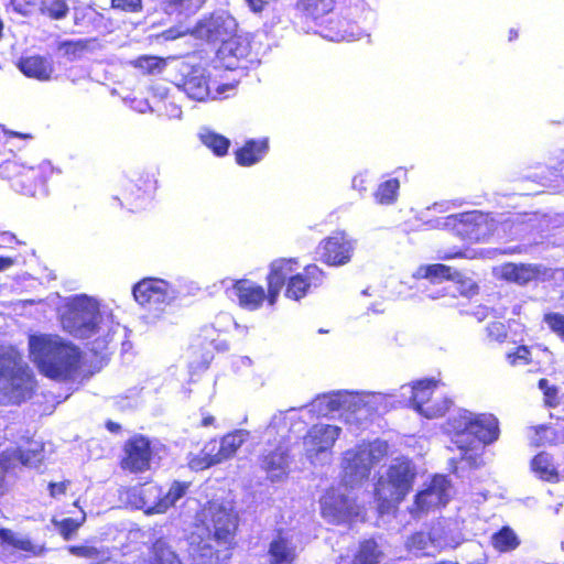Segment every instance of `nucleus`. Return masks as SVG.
I'll list each match as a JSON object with an SVG mask.
<instances>
[{
	"label": "nucleus",
	"mask_w": 564,
	"mask_h": 564,
	"mask_svg": "<svg viewBox=\"0 0 564 564\" xmlns=\"http://www.w3.org/2000/svg\"><path fill=\"white\" fill-rule=\"evenodd\" d=\"M300 262L297 258H278L270 262V276L272 296H280L283 290L288 300L300 302L314 291L324 286L327 273L316 263L304 265L297 271Z\"/></svg>",
	"instance_id": "nucleus-1"
},
{
	"label": "nucleus",
	"mask_w": 564,
	"mask_h": 564,
	"mask_svg": "<svg viewBox=\"0 0 564 564\" xmlns=\"http://www.w3.org/2000/svg\"><path fill=\"white\" fill-rule=\"evenodd\" d=\"M37 390L32 368L13 347L0 345V406H19Z\"/></svg>",
	"instance_id": "nucleus-2"
},
{
	"label": "nucleus",
	"mask_w": 564,
	"mask_h": 564,
	"mask_svg": "<svg viewBox=\"0 0 564 564\" xmlns=\"http://www.w3.org/2000/svg\"><path fill=\"white\" fill-rule=\"evenodd\" d=\"M31 352L39 371L53 380H69L80 368L82 352L73 344L47 335L30 339Z\"/></svg>",
	"instance_id": "nucleus-3"
},
{
	"label": "nucleus",
	"mask_w": 564,
	"mask_h": 564,
	"mask_svg": "<svg viewBox=\"0 0 564 564\" xmlns=\"http://www.w3.org/2000/svg\"><path fill=\"white\" fill-rule=\"evenodd\" d=\"M416 473L406 460L391 464L373 485V500L380 516L397 510L412 491Z\"/></svg>",
	"instance_id": "nucleus-4"
},
{
	"label": "nucleus",
	"mask_w": 564,
	"mask_h": 564,
	"mask_svg": "<svg viewBox=\"0 0 564 564\" xmlns=\"http://www.w3.org/2000/svg\"><path fill=\"white\" fill-rule=\"evenodd\" d=\"M59 321L75 338L88 339L99 333L102 314L94 299L79 294L67 299L62 306Z\"/></svg>",
	"instance_id": "nucleus-5"
},
{
	"label": "nucleus",
	"mask_w": 564,
	"mask_h": 564,
	"mask_svg": "<svg viewBox=\"0 0 564 564\" xmlns=\"http://www.w3.org/2000/svg\"><path fill=\"white\" fill-rule=\"evenodd\" d=\"M197 527L207 531V538L219 546L234 549L239 527V514L218 501H207L196 513Z\"/></svg>",
	"instance_id": "nucleus-6"
},
{
	"label": "nucleus",
	"mask_w": 564,
	"mask_h": 564,
	"mask_svg": "<svg viewBox=\"0 0 564 564\" xmlns=\"http://www.w3.org/2000/svg\"><path fill=\"white\" fill-rule=\"evenodd\" d=\"M48 171L40 166H23L14 161L0 165V177L22 195L36 197L47 193Z\"/></svg>",
	"instance_id": "nucleus-7"
},
{
	"label": "nucleus",
	"mask_w": 564,
	"mask_h": 564,
	"mask_svg": "<svg viewBox=\"0 0 564 564\" xmlns=\"http://www.w3.org/2000/svg\"><path fill=\"white\" fill-rule=\"evenodd\" d=\"M245 442V434L236 430L224 435L219 441L209 440L200 453L188 459V467L198 471L207 469L232 457Z\"/></svg>",
	"instance_id": "nucleus-8"
},
{
	"label": "nucleus",
	"mask_w": 564,
	"mask_h": 564,
	"mask_svg": "<svg viewBox=\"0 0 564 564\" xmlns=\"http://www.w3.org/2000/svg\"><path fill=\"white\" fill-rule=\"evenodd\" d=\"M188 488L189 482L175 480L163 494L161 486L148 481L139 488L141 507L145 508L148 513H164L186 495Z\"/></svg>",
	"instance_id": "nucleus-9"
},
{
	"label": "nucleus",
	"mask_w": 564,
	"mask_h": 564,
	"mask_svg": "<svg viewBox=\"0 0 564 564\" xmlns=\"http://www.w3.org/2000/svg\"><path fill=\"white\" fill-rule=\"evenodd\" d=\"M267 289L253 280L242 278L235 280L231 286L232 293L237 299L239 307L247 311H258L264 303L273 307L279 299L272 296V283L270 276V268L265 275Z\"/></svg>",
	"instance_id": "nucleus-10"
},
{
	"label": "nucleus",
	"mask_w": 564,
	"mask_h": 564,
	"mask_svg": "<svg viewBox=\"0 0 564 564\" xmlns=\"http://www.w3.org/2000/svg\"><path fill=\"white\" fill-rule=\"evenodd\" d=\"M357 240L344 230H336L323 238L317 247L318 260L328 267H343L354 257Z\"/></svg>",
	"instance_id": "nucleus-11"
},
{
	"label": "nucleus",
	"mask_w": 564,
	"mask_h": 564,
	"mask_svg": "<svg viewBox=\"0 0 564 564\" xmlns=\"http://www.w3.org/2000/svg\"><path fill=\"white\" fill-rule=\"evenodd\" d=\"M451 482L444 475H434L426 487L414 496L410 513L414 517L441 509L449 501Z\"/></svg>",
	"instance_id": "nucleus-12"
},
{
	"label": "nucleus",
	"mask_w": 564,
	"mask_h": 564,
	"mask_svg": "<svg viewBox=\"0 0 564 564\" xmlns=\"http://www.w3.org/2000/svg\"><path fill=\"white\" fill-rule=\"evenodd\" d=\"M321 514L329 523L340 524L359 516L356 502L330 487L319 498Z\"/></svg>",
	"instance_id": "nucleus-13"
},
{
	"label": "nucleus",
	"mask_w": 564,
	"mask_h": 564,
	"mask_svg": "<svg viewBox=\"0 0 564 564\" xmlns=\"http://www.w3.org/2000/svg\"><path fill=\"white\" fill-rule=\"evenodd\" d=\"M152 456L151 441L142 434H135L126 441L119 465L123 470L141 474L150 469Z\"/></svg>",
	"instance_id": "nucleus-14"
},
{
	"label": "nucleus",
	"mask_w": 564,
	"mask_h": 564,
	"mask_svg": "<svg viewBox=\"0 0 564 564\" xmlns=\"http://www.w3.org/2000/svg\"><path fill=\"white\" fill-rule=\"evenodd\" d=\"M170 285L166 281L155 278H144L132 289L134 300L144 307L152 308L170 301Z\"/></svg>",
	"instance_id": "nucleus-15"
},
{
	"label": "nucleus",
	"mask_w": 564,
	"mask_h": 564,
	"mask_svg": "<svg viewBox=\"0 0 564 564\" xmlns=\"http://www.w3.org/2000/svg\"><path fill=\"white\" fill-rule=\"evenodd\" d=\"M156 189V180L153 174L139 173L133 178L126 182L121 189V197L119 198L121 205L130 207L148 197H151Z\"/></svg>",
	"instance_id": "nucleus-16"
},
{
	"label": "nucleus",
	"mask_w": 564,
	"mask_h": 564,
	"mask_svg": "<svg viewBox=\"0 0 564 564\" xmlns=\"http://www.w3.org/2000/svg\"><path fill=\"white\" fill-rule=\"evenodd\" d=\"M232 25L234 21L230 18L209 15L196 23L194 33L197 37L207 42H221L224 44V41L234 35Z\"/></svg>",
	"instance_id": "nucleus-17"
},
{
	"label": "nucleus",
	"mask_w": 564,
	"mask_h": 564,
	"mask_svg": "<svg viewBox=\"0 0 564 564\" xmlns=\"http://www.w3.org/2000/svg\"><path fill=\"white\" fill-rule=\"evenodd\" d=\"M480 218V215L476 212L449 215L446 217L445 226L463 240L477 242L482 236Z\"/></svg>",
	"instance_id": "nucleus-18"
},
{
	"label": "nucleus",
	"mask_w": 564,
	"mask_h": 564,
	"mask_svg": "<svg viewBox=\"0 0 564 564\" xmlns=\"http://www.w3.org/2000/svg\"><path fill=\"white\" fill-rule=\"evenodd\" d=\"M220 54L230 69L246 68L252 53L250 41L242 35L234 34L224 41L220 46Z\"/></svg>",
	"instance_id": "nucleus-19"
},
{
	"label": "nucleus",
	"mask_w": 564,
	"mask_h": 564,
	"mask_svg": "<svg viewBox=\"0 0 564 564\" xmlns=\"http://www.w3.org/2000/svg\"><path fill=\"white\" fill-rule=\"evenodd\" d=\"M340 432L341 429L336 425L314 424L307 430L304 436V444L311 455L318 456L334 446Z\"/></svg>",
	"instance_id": "nucleus-20"
},
{
	"label": "nucleus",
	"mask_w": 564,
	"mask_h": 564,
	"mask_svg": "<svg viewBox=\"0 0 564 564\" xmlns=\"http://www.w3.org/2000/svg\"><path fill=\"white\" fill-rule=\"evenodd\" d=\"M214 540L207 536H202L193 544L191 553V564H226L230 558L232 549L225 546H216L213 544Z\"/></svg>",
	"instance_id": "nucleus-21"
},
{
	"label": "nucleus",
	"mask_w": 564,
	"mask_h": 564,
	"mask_svg": "<svg viewBox=\"0 0 564 564\" xmlns=\"http://www.w3.org/2000/svg\"><path fill=\"white\" fill-rule=\"evenodd\" d=\"M17 67L25 77L39 82H48L54 74L52 58L40 54L21 56L17 62Z\"/></svg>",
	"instance_id": "nucleus-22"
},
{
	"label": "nucleus",
	"mask_w": 564,
	"mask_h": 564,
	"mask_svg": "<svg viewBox=\"0 0 564 564\" xmlns=\"http://www.w3.org/2000/svg\"><path fill=\"white\" fill-rule=\"evenodd\" d=\"M543 274L541 265L531 263L506 262L500 265L499 279L518 285H527Z\"/></svg>",
	"instance_id": "nucleus-23"
},
{
	"label": "nucleus",
	"mask_w": 564,
	"mask_h": 564,
	"mask_svg": "<svg viewBox=\"0 0 564 564\" xmlns=\"http://www.w3.org/2000/svg\"><path fill=\"white\" fill-rule=\"evenodd\" d=\"M218 334L213 328H204L194 338L189 350L194 358L202 356L200 365L207 368L214 358V352L226 349V346L218 341Z\"/></svg>",
	"instance_id": "nucleus-24"
},
{
	"label": "nucleus",
	"mask_w": 564,
	"mask_h": 564,
	"mask_svg": "<svg viewBox=\"0 0 564 564\" xmlns=\"http://www.w3.org/2000/svg\"><path fill=\"white\" fill-rule=\"evenodd\" d=\"M369 456L366 448L346 451L341 464L344 474L352 480L368 479L371 470Z\"/></svg>",
	"instance_id": "nucleus-25"
},
{
	"label": "nucleus",
	"mask_w": 564,
	"mask_h": 564,
	"mask_svg": "<svg viewBox=\"0 0 564 564\" xmlns=\"http://www.w3.org/2000/svg\"><path fill=\"white\" fill-rule=\"evenodd\" d=\"M137 564H183V562L169 540L165 536H159L148 546V555L139 557Z\"/></svg>",
	"instance_id": "nucleus-26"
},
{
	"label": "nucleus",
	"mask_w": 564,
	"mask_h": 564,
	"mask_svg": "<svg viewBox=\"0 0 564 564\" xmlns=\"http://www.w3.org/2000/svg\"><path fill=\"white\" fill-rule=\"evenodd\" d=\"M469 435L484 445L495 443L500 435L498 419L490 413L474 414Z\"/></svg>",
	"instance_id": "nucleus-27"
},
{
	"label": "nucleus",
	"mask_w": 564,
	"mask_h": 564,
	"mask_svg": "<svg viewBox=\"0 0 564 564\" xmlns=\"http://www.w3.org/2000/svg\"><path fill=\"white\" fill-rule=\"evenodd\" d=\"M269 564H295L296 546L279 530L268 547Z\"/></svg>",
	"instance_id": "nucleus-28"
},
{
	"label": "nucleus",
	"mask_w": 564,
	"mask_h": 564,
	"mask_svg": "<svg viewBox=\"0 0 564 564\" xmlns=\"http://www.w3.org/2000/svg\"><path fill=\"white\" fill-rule=\"evenodd\" d=\"M269 150L268 139H250L235 151L236 163L240 166H251L258 163Z\"/></svg>",
	"instance_id": "nucleus-29"
},
{
	"label": "nucleus",
	"mask_w": 564,
	"mask_h": 564,
	"mask_svg": "<svg viewBox=\"0 0 564 564\" xmlns=\"http://www.w3.org/2000/svg\"><path fill=\"white\" fill-rule=\"evenodd\" d=\"M335 0H296L295 10L304 18L317 21L332 12Z\"/></svg>",
	"instance_id": "nucleus-30"
},
{
	"label": "nucleus",
	"mask_w": 564,
	"mask_h": 564,
	"mask_svg": "<svg viewBox=\"0 0 564 564\" xmlns=\"http://www.w3.org/2000/svg\"><path fill=\"white\" fill-rule=\"evenodd\" d=\"M152 99L155 104L156 111L169 118H181L182 109L173 100V97L169 95L167 89H160L151 87Z\"/></svg>",
	"instance_id": "nucleus-31"
},
{
	"label": "nucleus",
	"mask_w": 564,
	"mask_h": 564,
	"mask_svg": "<svg viewBox=\"0 0 564 564\" xmlns=\"http://www.w3.org/2000/svg\"><path fill=\"white\" fill-rule=\"evenodd\" d=\"M490 543L497 552L508 553L520 545V539L512 528L503 525L491 535Z\"/></svg>",
	"instance_id": "nucleus-32"
},
{
	"label": "nucleus",
	"mask_w": 564,
	"mask_h": 564,
	"mask_svg": "<svg viewBox=\"0 0 564 564\" xmlns=\"http://www.w3.org/2000/svg\"><path fill=\"white\" fill-rule=\"evenodd\" d=\"M383 556L375 539H366L359 543L352 564H379Z\"/></svg>",
	"instance_id": "nucleus-33"
},
{
	"label": "nucleus",
	"mask_w": 564,
	"mask_h": 564,
	"mask_svg": "<svg viewBox=\"0 0 564 564\" xmlns=\"http://www.w3.org/2000/svg\"><path fill=\"white\" fill-rule=\"evenodd\" d=\"M434 388L433 380H421L413 386L410 402L417 412L427 413L430 408H425V403L431 399Z\"/></svg>",
	"instance_id": "nucleus-34"
},
{
	"label": "nucleus",
	"mask_w": 564,
	"mask_h": 564,
	"mask_svg": "<svg viewBox=\"0 0 564 564\" xmlns=\"http://www.w3.org/2000/svg\"><path fill=\"white\" fill-rule=\"evenodd\" d=\"M207 0H161L163 9L169 14L191 15L200 10Z\"/></svg>",
	"instance_id": "nucleus-35"
},
{
	"label": "nucleus",
	"mask_w": 564,
	"mask_h": 564,
	"mask_svg": "<svg viewBox=\"0 0 564 564\" xmlns=\"http://www.w3.org/2000/svg\"><path fill=\"white\" fill-rule=\"evenodd\" d=\"M349 24L347 19L332 18L319 24V33L330 41H343L348 34Z\"/></svg>",
	"instance_id": "nucleus-36"
},
{
	"label": "nucleus",
	"mask_w": 564,
	"mask_h": 564,
	"mask_svg": "<svg viewBox=\"0 0 564 564\" xmlns=\"http://www.w3.org/2000/svg\"><path fill=\"white\" fill-rule=\"evenodd\" d=\"M474 414L467 410H460L446 421V430L455 436L469 435Z\"/></svg>",
	"instance_id": "nucleus-37"
},
{
	"label": "nucleus",
	"mask_w": 564,
	"mask_h": 564,
	"mask_svg": "<svg viewBox=\"0 0 564 564\" xmlns=\"http://www.w3.org/2000/svg\"><path fill=\"white\" fill-rule=\"evenodd\" d=\"M422 276L430 280L432 283L442 281H453L459 273L454 271L449 265L443 263H434L422 267L420 269Z\"/></svg>",
	"instance_id": "nucleus-38"
},
{
	"label": "nucleus",
	"mask_w": 564,
	"mask_h": 564,
	"mask_svg": "<svg viewBox=\"0 0 564 564\" xmlns=\"http://www.w3.org/2000/svg\"><path fill=\"white\" fill-rule=\"evenodd\" d=\"M130 65L137 68L142 75H153L161 73L165 68L166 62L162 57L142 55L132 59Z\"/></svg>",
	"instance_id": "nucleus-39"
},
{
	"label": "nucleus",
	"mask_w": 564,
	"mask_h": 564,
	"mask_svg": "<svg viewBox=\"0 0 564 564\" xmlns=\"http://www.w3.org/2000/svg\"><path fill=\"white\" fill-rule=\"evenodd\" d=\"M399 189V180L395 177L389 178L379 184L375 192V199L380 205H391L397 200Z\"/></svg>",
	"instance_id": "nucleus-40"
},
{
	"label": "nucleus",
	"mask_w": 564,
	"mask_h": 564,
	"mask_svg": "<svg viewBox=\"0 0 564 564\" xmlns=\"http://www.w3.org/2000/svg\"><path fill=\"white\" fill-rule=\"evenodd\" d=\"M0 546H9L15 551L34 553V545L29 539L18 538L12 530L0 528Z\"/></svg>",
	"instance_id": "nucleus-41"
},
{
	"label": "nucleus",
	"mask_w": 564,
	"mask_h": 564,
	"mask_svg": "<svg viewBox=\"0 0 564 564\" xmlns=\"http://www.w3.org/2000/svg\"><path fill=\"white\" fill-rule=\"evenodd\" d=\"M200 140L216 156H225L230 148V140L214 131L203 133Z\"/></svg>",
	"instance_id": "nucleus-42"
},
{
	"label": "nucleus",
	"mask_w": 564,
	"mask_h": 564,
	"mask_svg": "<svg viewBox=\"0 0 564 564\" xmlns=\"http://www.w3.org/2000/svg\"><path fill=\"white\" fill-rule=\"evenodd\" d=\"M39 10L51 20H62L67 17L69 7L67 0H41Z\"/></svg>",
	"instance_id": "nucleus-43"
},
{
	"label": "nucleus",
	"mask_w": 564,
	"mask_h": 564,
	"mask_svg": "<svg viewBox=\"0 0 564 564\" xmlns=\"http://www.w3.org/2000/svg\"><path fill=\"white\" fill-rule=\"evenodd\" d=\"M531 468L543 480L551 481L557 477V471L545 453H539L532 458Z\"/></svg>",
	"instance_id": "nucleus-44"
},
{
	"label": "nucleus",
	"mask_w": 564,
	"mask_h": 564,
	"mask_svg": "<svg viewBox=\"0 0 564 564\" xmlns=\"http://www.w3.org/2000/svg\"><path fill=\"white\" fill-rule=\"evenodd\" d=\"M534 436H533V444L535 446H547V445H554L557 443V432L555 427L551 425H539L533 429Z\"/></svg>",
	"instance_id": "nucleus-45"
},
{
	"label": "nucleus",
	"mask_w": 564,
	"mask_h": 564,
	"mask_svg": "<svg viewBox=\"0 0 564 564\" xmlns=\"http://www.w3.org/2000/svg\"><path fill=\"white\" fill-rule=\"evenodd\" d=\"M84 521H85V516L82 518V520H76L73 518H64L59 521L53 520V524L58 530L62 538L65 541H68L77 532V530L82 527Z\"/></svg>",
	"instance_id": "nucleus-46"
},
{
	"label": "nucleus",
	"mask_w": 564,
	"mask_h": 564,
	"mask_svg": "<svg viewBox=\"0 0 564 564\" xmlns=\"http://www.w3.org/2000/svg\"><path fill=\"white\" fill-rule=\"evenodd\" d=\"M506 359L512 367L530 365L532 362L531 349L525 345H519L512 351L507 352Z\"/></svg>",
	"instance_id": "nucleus-47"
},
{
	"label": "nucleus",
	"mask_w": 564,
	"mask_h": 564,
	"mask_svg": "<svg viewBox=\"0 0 564 564\" xmlns=\"http://www.w3.org/2000/svg\"><path fill=\"white\" fill-rule=\"evenodd\" d=\"M432 543V539L429 533L419 531L412 533L405 542V547L410 552H423Z\"/></svg>",
	"instance_id": "nucleus-48"
},
{
	"label": "nucleus",
	"mask_w": 564,
	"mask_h": 564,
	"mask_svg": "<svg viewBox=\"0 0 564 564\" xmlns=\"http://www.w3.org/2000/svg\"><path fill=\"white\" fill-rule=\"evenodd\" d=\"M486 337L489 343H505L508 337L506 324L500 321L489 323L486 327Z\"/></svg>",
	"instance_id": "nucleus-49"
},
{
	"label": "nucleus",
	"mask_w": 564,
	"mask_h": 564,
	"mask_svg": "<svg viewBox=\"0 0 564 564\" xmlns=\"http://www.w3.org/2000/svg\"><path fill=\"white\" fill-rule=\"evenodd\" d=\"M538 387L542 390L544 395V403L549 408H555L558 405V389L555 386H551L546 378H541L538 382Z\"/></svg>",
	"instance_id": "nucleus-50"
},
{
	"label": "nucleus",
	"mask_w": 564,
	"mask_h": 564,
	"mask_svg": "<svg viewBox=\"0 0 564 564\" xmlns=\"http://www.w3.org/2000/svg\"><path fill=\"white\" fill-rule=\"evenodd\" d=\"M187 90L191 93V96L197 100L205 99L209 94V87L205 79H197L195 77H191L185 82Z\"/></svg>",
	"instance_id": "nucleus-51"
},
{
	"label": "nucleus",
	"mask_w": 564,
	"mask_h": 564,
	"mask_svg": "<svg viewBox=\"0 0 564 564\" xmlns=\"http://www.w3.org/2000/svg\"><path fill=\"white\" fill-rule=\"evenodd\" d=\"M549 328L564 341V314L557 312L546 313L543 317Z\"/></svg>",
	"instance_id": "nucleus-52"
},
{
	"label": "nucleus",
	"mask_w": 564,
	"mask_h": 564,
	"mask_svg": "<svg viewBox=\"0 0 564 564\" xmlns=\"http://www.w3.org/2000/svg\"><path fill=\"white\" fill-rule=\"evenodd\" d=\"M66 549L72 555L77 557L98 558L101 555L100 550L94 545H69Z\"/></svg>",
	"instance_id": "nucleus-53"
},
{
	"label": "nucleus",
	"mask_w": 564,
	"mask_h": 564,
	"mask_svg": "<svg viewBox=\"0 0 564 564\" xmlns=\"http://www.w3.org/2000/svg\"><path fill=\"white\" fill-rule=\"evenodd\" d=\"M86 41H63L58 44V50L64 51L66 55H76L86 48Z\"/></svg>",
	"instance_id": "nucleus-54"
},
{
	"label": "nucleus",
	"mask_w": 564,
	"mask_h": 564,
	"mask_svg": "<svg viewBox=\"0 0 564 564\" xmlns=\"http://www.w3.org/2000/svg\"><path fill=\"white\" fill-rule=\"evenodd\" d=\"M11 4L15 12L22 14V15H29L34 6V0H11Z\"/></svg>",
	"instance_id": "nucleus-55"
},
{
	"label": "nucleus",
	"mask_w": 564,
	"mask_h": 564,
	"mask_svg": "<svg viewBox=\"0 0 564 564\" xmlns=\"http://www.w3.org/2000/svg\"><path fill=\"white\" fill-rule=\"evenodd\" d=\"M70 485L69 480H64L59 482H50L48 484V492L52 498H56L58 496H63L66 494L67 487Z\"/></svg>",
	"instance_id": "nucleus-56"
},
{
	"label": "nucleus",
	"mask_w": 564,
	"mask_h": 564,
	"mask_svg": "<svg viewBox=\"0 0 564 564\" xmlns=\"http://www.w3.org/2000/svg\"><path fill=\"white\" fill-rule=\"evenodd\" d=\"M12 465V455L8 452L0 453V477H2Z\"/></svg>",
	"instance_id": "nucleus-57"
},
{
	"label": "nucleus",
	"mask_w": 564,
	"mask_h": 564,
	"mask_svg": "<svg viewBox=\"0 0 564 564\" xmlns=\"http://www.w3.org/2000/svg\"><path fill=\"white\" fill-rule=\"evenodd\" d=\"M120 6L124 10H129L131 12H138L142 9V0H120Z\"/></svg>",
	"instance_id": "nucleus-58"
},
{
	"label": "nucleus",
	"mask_w": 564,
	"mask_h": 564,
	"mask_svg": "<svg viewBox=\"0 0 564 564\" xmlns=\"http://www.w3.org/2000/svg\"><path fill=\"white\" fill-rule=\"evenodd\" d=\"M87 13H88V9H86V8H76L74 10V23L76 25L83 24L85 22Z\"/></svg>",
	"instance_id": "nucleus-59"
},
{
	"label": "nucleus",
	"mask_w": 564,
	"mask_h": 564,
	"mask_svg": "<svg viewBox=\"0 0 564 564\" xmlns=\"http://www.w3.org/2000/svg\"><path fill=\"white\" fill-rule=\"evenodd\" d=\"M249 8L253 12H261L264 9V0H247Z\"/></svg>",
	"instance_id": "nucleus-60"
},
{
	"label": "nucleus",
	"mask_w": 564,
	"mask_h": 564,
	"mask_svg": "<svg viewBox=\"0 0 564 564\" xmlns=\"http://www.w3.org/2000/svg\"><path fill=\"white\" fill-rule=\"evenodd\" d=\"M14 259L11 257L0 256V271L7 270L14 264Z\"/></svg>",
	"instance_id": "nucleus-61"
},
{
	"label": "nucleus",
	"mask_w": 564,
	"mask_h": 564,
	"mask_svg": "<svg viewBox=\"0 0 564 564\" xmlns=\"http://www.w3.org/2000/svg\"><path fill=\"white\" fill-rule=\"evenodd\" d=\"M214 424H215V417L209 413H204L199 425L203 427H208Z\"/></svg>",
	"instance_id": "nucleus-62"
},
{
	"label": "nucleus",
	"mask_w": 564,
	"mask_h": 564,
	"mask_svg": "<svg viewBox=\"0 0 564 564\" xmlns=\"http://www.w3.org/2000/svg\"><path fill=\"white\" fill-rule=\"evenodd\" d=\"M105 426L110 433H119L121 431V425L111 420L106 421Z\"/></svg>",
	"instance_id": "nucleus-63"
},
{
	"label": "nucleus",
	"mask_w": 564,
	"mask_h": 564,
	"mask_svg": "<svg viewBox=\"0 0 564 564\" xmlns=\"http://www.w3.org/2000/svg\"><path fill=\"white\" fill-rule=\"evenodd\" d=\"M464 254H465L464 251L458 250V251H455L452 253H446V254L442 256V259L448 260V259H453V258H462V257H464Z\"/></svg>",
	"instance_id": "nucleus-64"
}]
</instances>
